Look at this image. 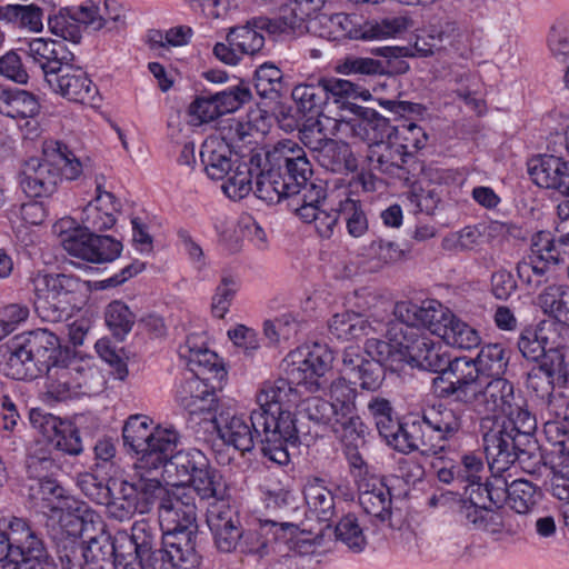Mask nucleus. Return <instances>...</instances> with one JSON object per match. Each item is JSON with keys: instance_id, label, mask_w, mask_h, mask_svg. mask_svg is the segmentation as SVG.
<instances>
[{"instance_id": "obj_61", "label": "nucleus", "mask_w": 569, "mask_h": 569, "mask_svg": "<svg viewBox=\"0 0 569 569\" xmlns=\"http://www.w3.org/2000/svg\"><path fill=\"white\" fill-rule=\"evenodd\" d=\"M212 94L221 114L234 112L252 99L250 87L243 81Z\"/></svg>"}, {"instance_id": "obj_38", "label": "nucleus", "mask_w": 569, "mask_h": 569, "mask_svg": "<svg viewBox=\"0 0 569 569\" xmlns=\"http://www.w3.org/2000/svg\"><path fill=\"white\" fill-rule=\"evenodd\" d=\"M537 300L545 315L569 326V286L550 284L540 292Z\"/></svg>"}, {"instance_id": "obj_50", "label": "nucleus", "mask_w": 569, "mask_h": 569, "mask_svg": "<svg viewBox=\"0 0 569 569\" xmlns=\"http://www.w3.org/2000/svg\"><path fill=\"white\" fill-rule=\"evenodd\" d=\"M104 319L112 335L119 339H123L131 331L136 322L133 312L126 303L119 300H114L107 306Z\"/></svg>"}, {"instance_id": "obj_34", "label": "nucleus", "mask_w": 569, "mask_h": 569, "mask_svg": "<svg viewBox=\"0 0 569 569\" xmlns=\"http://www.w3.org/2000/svg\"><path fill=\"white\" fill-rule=\"evenodd\" d=\"M383 323L373 319L370 321L356 312H342L335 315L329 321V331L337 339L351 340L368 336L371 332L382 330Z\"/></svg>"}, {"instance_id": "obj_29", "label": "nucleus", "mask_w": 569, "mask_h": 569, "mask_svg": "<svg viewBox=\"0 0 569 569\" xmlns=\"http://www.w3.org/2000/svg\"><path fill=\"white\" fill-rule=\"evenodd\" d=\"M77 358L66 353L44 372L47 373V395L57 400L64 401L77 396L74 370H78Z\"/></svg>"}, {"instance_id": "obj_51", "label": "nucleus", "mask_w": 569, "mask_h": 569, "mask_svg": "<svg viewBox=\"0 0 569 569\" xmlns=\"http://www.w3.org/2000/svg\"><path fill=\"white\" fill-rule=\"evenodd\" d=\"M327 190L321 181H307L300 187L298 193L288 197V207L302 218V211L307 208L319 209V204L326 199Z\"/></svg>"}, {"instance_id": "obj_52", "label": "nucleus", "mask_w": 569, "mask_h": 569, "mask_svg": "<svg viewBox=\"0 0 569 569\" xmlns=\"http://www.w3.org/2000/svg\"><path fill=\"white\" fill-rule=\"evenodd\" d=\"M339 212L351 237L360 238L367 233L369 222L360 201L346 197L339 201Z\"/></svg>"}, {"instance_id": "obj_63", "label": "nucleus", "mask_w": 569, "mask_h": 569, "mask_svg": "<svg viewBox=\"0 0 569 569\" xmlns=\"http://www.w3.org/2000/svg\"><path fill=\"white\" fill-rule=\"evenodd\" d=\"M301 323L291 313L263 322V333L271 342L289 341L297 337Z\"/></svg>"}, {"instance_id": "obj_20", "label": "nucleus", "mask_w": 569, "mask_h": 569, "mask_svg": "<svg viewBox=\"0 0 569 569\" xmlns=\"http://www.w3.org/2000/svg\"><path fill=\"white\" fill-rule=\"evenodd\" d=\"M451 311L436 300L423 301L421 305L411 301H400L395 305L393 316L401 318L407 323L429 330L431 333L441 336Z\"/></svg>"}, {"instance_id": "obj_3", "label": "nucleus", "mask_w": 569, "mask_h": 569, "mask_svg": "<svg viewBox=\"0 0 569 569\" xmlns=\"http://www.w3.org/2000/svg\"><path fill=\"white\" fill-rule=\"evenodd\" d=\"M31 426L54 449V452L42 448L29 455L27 469L30 477L42 479L52 477L61 469L58 462V452L69 456H79L83 451L82 440L78 428L69 420L33 408L29 415Z\"/></svg>"}, {"instance_id": "obj_56", "label": "nucleus", "mask_w": 569, "mask_h": 569, "mask_svg": "<svg viewBox=\"0 0 569 569\" xmlns=\"http://www.w3.org/2000/svg\"><path fill=\"white\" fill-rule=\"evenodd\" d=\"M547 330L546 327L538 329L526 328L522 330L518 339V348L526 359L538 361L546 353L547 345L551 339L547 335Z\"/></svg>"}, {"instance_id": "obj_64", "label": "nucleus", "mask_w": 569, "mask_h": 569, "mask_svg": "<svg viewBox=\"0 0 569 569\" xmlns=\"http://www.w3.org/2000/svg\"><path fill=\"white\" fill-rule=\"evenodd\" d=\"M539 367L552 377L558 375L565 379L569 371V349L550 339Z\"/></svg>"}, {"instance_id": "obj_32", "label": "nucleus", "mask_w": 569, "mask_h": 569, "mask_svg": "<svg viewBox=\"0 0 569 569\" xmlns=\"http://www.w3.org/2000/svg\"><path fill=\"white\" fill-rule=\"evenodd\" d=\"M40 102L30 91L0 86V113L12 119H26L37 116Z\"/></svg>"}, {"instance_id": "obj_5", "label": "nucleus", "mask_w": 569, "mask_h": 569, "mask_svg": "<svg viewBox=\"0 0 569 569\" xmlns=\"http://www.w3.org/2000/svg\"><path fill=\"white\" fill-rule=\"evenodd\" d=\"M82 173V164L69 148L54 142L40 157L28 159L19 174L20 187L30 198L49 197L62 179L74 180Z\"/></svg>"}, {"instance_id": "obj_22", "label": "nucleus", "mask_w": 569, "mask_h": 569, "mask_svg": "<svg viewBox=\"0 0 569 569\" xmlns=\"http://www.w3.org/2000/svg\"><path fill=\"white\" fill-rule=\"evenodd\" d=\"M212 421L222 441L242 455L253 449L256 438H259L261 445V436L256 432L252 423V413L247 419L229 411L220 412Z\"/></svg>"}, {"instance_id": "obj_44", "label": "nucleus", "mask_w": 569, "mask_h": 569, "mask_svg": "<svg viewBox=\"0 0 569 569\" xmlns=\"http://www.w3.org/2000/svg\"><path fill=\"white\" fill-rule=\"evenodd\" d=\"M446 323V328L442 329L440 337L447 345L467 350L477 348L480 345L481 338L479 332L456 315L451 313Z\"/></svg>"}, {"instance_id": "obj_6", "label": "nucleus", "mask_w": 569, "mask_h": 569, "mask_svg": "<svg viewBox=\"0 0 569 569\" xmlns=\"http://www.w3.org/2000/svg\"><path fill=\"white\" fill-rule=\"evenodd\" d=\"M284 183L282 172L264 160V152H252L248 160L237 166L221 188L232 200L243 199L253 190L257 198L274 204L292 196Z\"/></svg>"}, {"instance_id": "obj_47", "label": "nucleus", "mask_w": 569, "mask_h": 569, "mask_svg": "<svg viewBox=\"0 0 569 569\" xmlns=\"http://www.w3.org/2000/svg\"><path fill=\"white\" fill-rule=\"evenodd\" d=\"M459 512L473 529L495 533L502 528V517L500 512L493 510L491 507H477L470 503H461Z\"/></svg>"}, {"instance_id": "obj_2", "label": "nucleus", "mask_w": 569, "mask_h": 569, "mask_svg": "<svg viewBox=\"0 0 569 569\" xmlns=\"http://www.w3.org/2000/svg\"><path fill=\"white\" fill-rule=\"evenodd\" d=\"M536 428L535 416L510 420L498 416L481 418L482 445L491 473H505L515 462L523 463L530 458Z\"/></svg>"}, {"instance_id": "obj_13", "label": "nucleus", "mask_w": 569, "mask_h": 569, "mask_svg": "<svg viewBox=\"0 0 569 569\" xmlns=\"http://www.w3.org/2000/svg\"><path fill=\"white\" fill-rule=\"evenodd\" d=\"M264 160L282 172L287 190L298 193L312 177V167L305 149L292 140H282L264 151Z\"/></svg>"}, {"instance_id": "obj_62", "label": "nucleus", "mask_w": 569, "mask_h": 569, "mask_svg": "<svg viewBox=\"0 0 569 569\" xmlns=\"http://www.w3.org/2000/svg\"><path fill=\"white\" fill-rule=\"evenodd\" d=\"M369 415L375 420L379 435L385 438L392 432L398 421L391 402L383 397L373 396L367 405Z\"/></svg>"}, {"instance_id": "obj_4", "label": "nucleus", "mask_w": 569, "mask_h": 569, "mask_svg": "<svg viewBox=\"0 0 569 569\" xmlns=\"http://www.w3.org/2000/svg\"><path fill=\"white\" fill-rule=\"evenodd\" d=\"M59 338L48 329H37L12 339L3 355V370L14 380H31L63 358Z\"/></svg>"}, {"instance_id": "obj_54", "label": "nucleus", "mask_w": 569, "mask_h": 569, "mask_svg": "<svg viewBox=\"0 0 569 569\" xmlns=\"http://www.w3.org/2000/svg\"><path fill=\"white\" fill-rule=\"evenodd\" d=\"M30 545L26 546L27 551L18 560L7 561L4 569H49L50 556L42 539L32 538Z\"/></svg>"}, {"instance_id": "obj_24", "label": "nucleus", "mask_w": 569, "mask_h": 569, "mask_svg": "<svg viewBox=\"0 0 569 569\" xmlns=\"http://www.w3.org/2000/svg\"><path fill=\"white\" fill-rule=\"evenodd\" d=\"M386 336L396 348L393 355L400 367L405 363L412 365L413 359L429 339L423 330L407 323L399 317H395L387 323Z\"/></svg>"}, {"instance_id": "obj_1", "label": "nucleus", "mask_w": 569, "mask_h": 569, "mask_svg": "<svg viewBox=\"0 0 569 569\" xmlns=\"http://www.w3.org/2000/svg\"><path fill=\"white\" fill-rule=\"evenodd\" d=\"M293 385L289 376L263 383L257 395L259 408L252 410L253 427L261 436V453L279 466L290 461L288 448L297 446L299 439L300 430L290 411L298 398Z\"/></svg>"}, {"instance_id": "obj_11", "label": "nucleus", "mask_w": 569, "mask_h": 569, "mask_svg": "<svg viewBox=\"0 0 569 569\" xmlns=\"http://www.w3.org/2000/svg\"><path fill=\"white\" fill-rule=\"evenodd\" d=\"M71 226L72 218H63L54 226L61 246L70 256L92 263L111 262L120 256V241L110 236L84 232L81 229L72 230Z\"/></svg>"}, {"instance_id": "obj_45", "label": "nucleus", "mask_w": 569, "mask_h": 569, "mask_svg": "<svg viewBox=\"0 0 569 569\" xmlns=\"http://www.w3.org/2000/svg\"><path fill=\"white\" fill-rule=\"evenodd\" d=\"M452 367L455 368V375L458 377L459 390L463 391L466 403H473L477 398L478 389L482 383L480 372L477 367L475 359L468 357H456L451 358Z\"/></svg>"}, {"instance_id": "obj_57", "label": "nucleus", "mask_w": 569, "mask_h": 569, "mask_svg": "<svg viewBox=\"0 0 569 569\" xmlns=\"http://www.w3.org/2000/svg\"><path fill=\"white\" fill-rule=\"evenodd\" d=\"M441 49V34L438 37L433 34L428 36H418L412 51L406 47H385L381 48L380 54L387 58H399L407 56H418V57H428L435 54L437 51Z\"/></svg>"}, {"instance_id": "obj_9", "label": "nucleus", "mask_w": 569, "mask_h": 569, "mask_svg": "<svg viewBox=\"0 0 569 569\" xmlns=\"http://www.w3.org/2000/svg\"><path fill=\"white\" fill-rule=\"evenodd\" d=\"M141 473L130 479H114V493L109 503V516L116 520L130 519L136 513H148L167 493V488L156 477Z\"/></svg>"}, {"instance_id": "obj_14", "label": "nucleus", "mask_w": 569, "mask_h": 569, "mask_svg": "<svg viewBox=\"0 0 569 569\" xmlns=\"http://www.w3.org/2000/svg\"><path fill=\"white\" fill-rule=\"evenodd\" d=\"M473 402L482 406L485 411L497 416L503 415L502 420L525 419L532 416L525 408V401L520 395H516L513 383L503 377H496L482 381Z\"/></svg>"}, {"instance_id": "obj_43", "label": "nucleus", "mask_w": 569, "mask_h": 569, "mask_svg": "<svg viewBox=\"0 0 569 569\" xmlns=\"http://www.w3.org/2000/svg\"><path fill=\"white\" fill-rule=\"evenodd\" d=\"M254 18L247 21L244 26L233 27L227 34V41L234 46L240 54L253 56L264 46V37L260 31L266 29L257 28L253 23Z\"/></svg>"}, {"instance_id": "obj_37", "label": "nucleus", "mask_w": 569, "mask_h": 569, "mask_svg": "<svg viewBox=\"0 0 569 569\" xmlns=\"http://www.w3.org/2000/svg\"><path fill=\"white\" fill-rule=\"evenodd\" d=\"M321 77H310L292 89V99L305 114L319 116L329 101Z\"/></svg>"}, {"instance_id": "obj_8", "label": "nucleus", "mask_w": 569, "mask_h": 569, "mask_svg": "<svg viewBox=\"0 0 569 569\" xmlns=\"http://www.w3.org/2000/svg\"><path fill=\"white\" fill-rule=\"evenodd\" d=\"M197 509V506H183L177 500L168 499L167 492L161 500L159 512L160 518L172 525L163 533L164 546L174 548L171 553L181 561L180 565L199 569L201 557L196 550Z\"/></svg>"}, {"instance_id": "obj_53", "label": "nucleus", "mask_w": 569, "mask_h": 569, "mask_svg": "<svg viewBox=\"0 0 569 569\" xmlns=\"http://www.w3.org/2000/svg\"><path fill=\"white\" fill-rule=\"evenodd\" d=\"M113 480L114 479H110L108 483H103L96 475L84 472L78 476L77 486L90 500L98 505L106 506L109 512V503L112 501L114 493Z\"/></svg>"}, {"instance_id": "obj_30", "label": "nucleus", "mask_w": 569, "mask_h": 569, "mask_svg": "<svg viewBox=\"0 0 569 569\" xmlns=\"http://www.w3.org/2000/svg\"><path fill=\"white\" fill-rule=\"evenodd\" d=\"M32 538H39L29 522L22 518H13L9 522V532L0 530V567L10 560H18L27 551Z\"/></svg>"}, {"instance_id": "obj_25", "label": "nucleus", "mask_w": 569, "mask_h": 569, "mask_svg": "<svg viewBox=\"0 0 569 569\" xmlns=\"http://www.w3.org/2000/svg\"><path fill=\"white\" fill-rule=\"evenodd\" d=\"M47 82L56 93L74 102H92L97 94V88L88 74L73 62H69Z\"/></svg>"}, {"instance_id": "obj_39", "label": "nucleus", "mask_w": 569, "mask_h": 569, "mask_svg": "<svg viewBox=\"0 0 569 569\" xmlns=\"http://www.w3.org/2000/svg\"><path fill=\"white\" fill-rule=\"evenodd\" d=\"M116 204L88 203L81 214V224L73 219V229H81L84 232L97 233L109 230L116 223Z\"/></svg>"}, {"instance_id": "obj_36", "label": "nucleus", "mask_w": 569, "mask_h": 569, "mask_svg": "<svg viewBox=\"0 0 569 569\" xmlns=\"http://www.w3.org/2000/svg\"><path fill=\"white\" fill-rule=\"evenodd\" d=\"M307 512L319 521H329L336 512L335 497L320 478L309 479L303 489Z\"/></svg>"}, {"instance_id": "obj_17", "label": "nucleus", "mask_w": 569, "mask_h": 569, "mask_svg": "<svg viewBox=\"0 0 569 569\" xmlns=\"http://www.w3.org/2000/svg\"><path fill=\"white\" fill-rule=\"evenodd\" d=\"M323 4V0H288L279 8L276 18L254 17L257 28L266 29L270 34L302 33L306 22Z\"/></svg>"}, {"instance_id": "obj_55", "label": "nucleus", "mask_w": 569, "mask_h": 569, "mask_svg": "<svg viewBox=\"0 0 569 569\" xmlns=\"http://www.w3.org/2000/svg\"><path fill=\"white\" fill-rule=\"evenodd\" d=\"M254 88L261 98H278L282 88V71L271 63L261 64L254 72Z\"/></svg>"}, {"instance_id": "obj_28", "label": "nucleus", "mask_w": 569, "mask_h": 569, "mask_svg": "<svg viewBox=\"0 0 569 569\" xmlns=\"http://www.w3.org/2000/svg\"><path fill=\"white\" fill-rule=\"evenodd\" d=\"M421 415L439 443L453 438L462 429L465 410L461 408L439 403L423 409Z\"/></svg>"}, {"instance_id": "obj_58", "label": "nucleus", "mask_w": 569, "mask_h": 569, "mask_svg": "<svg viewBox=\"0 0 569 569\" xmlns=\"http://www.w3.org/2000/svg\"><path fill=\"white\" fill-rule=\"evenodd\" d=\"M76 392L78 395L92 396L103 390L106 380L98 368L90 366L83 360L77 359Z\"/></svg>"}, {"instance_id": "obj_35", "label": "nucleus", "mask_w": 569, "mask_h": 569, "mask_svg": "<svg viewBox=\"0 0 569 569\" xmlns=\"http://www.w3.org/2000/svg\"><path fill=\"white\" fill-rule=\"evenodd\" d=\"M351 130L356 137L368 142L371 148L378 143H385V138H390L397 129L376 110L362 108L360 118L351 123Z\"/></svg>"}, {"instance_id": "obj_41", "label": "nucleus", "mask_w": 569, "mask_h": 569, "mask_svg": "<svg viewBox=\"0 0 569 569\" xmlns=\"http://www.w3.org/2000/svg\"><path fill=\"white\" fill-rule=\"evenodd\" d=\"M180 355L187 360V365L192 377H200L206 372H223V368L218 365V356L203 347H197L191 338H188L186 345L180 348Z\"/></svg>"}, {"instance_id": "obj_60", "label": "nucleus", "mask_w": 569, "mask_h": 569, "mask_svg": "<svg viewBox=\"0 0 569 569\" xmlns=\"http://www.w3.org/2000/svg\"><path fill=\"white\" fill-rule=\"evenodd\" d=\"M330 429L342 441L350 443L361 439L365 433V426L360 417L356 415V409L338 411Z\"/></svg>"}, {"instance_id": "obj_59", "label": "nucleus", "mask_w": 569, "mask_h": 569, "mask_svg": "<svg viewBox=\"0 0 569 569\" xmlns=\"http://www.w3.org/2000/svg\"><path fill=\"white\" fill-rule=\"evenodd\" d=\"M450 360V355L443 350L440 345L433 342V340L429 338L426 341V346L421 348L413 359L411 366L416 365L425 370L438 375L440 371L445 370Z\"/></svg>"}, {"instance_id": "obj_27", "label": "nucleus", "mask_w": 569, "mask_h": 569, "mask_svg": "<svg viewBox=\"0 0 569 569\" xmlns=\"http://www.w3.org/2000/svg\"><path fill=\"white\" fill-rule=\"evenodd\" d=\"M528 172L533 182L560 193L569 188V163L556 156H540L529 162Z\"/></svg>"}, {"instance_id": "obj_23", "label": "nucleus", "mask_w": 569, "mask_h": 569, "mask_svg": "<svg viewBox=\"0 0 569 569\" xmlns=\"http://www.w3.org/2000/svg\"><path fill=\"white\" fill-rule=\"evenodd\" d=\"M200 160L208 178L212 180L226 179V181L233 174L237 166L242 162L239 161L238 156L233 153L224 138L216 136H210L203 141Z\"/></svg>"}, {"instance_id": "obj_15", "label": "nucleus", "mask_w": 569, "mask_h": 569, "mask_svg": "<svg viewBox=\"0 0 569 569\" xmlns=\"http://www.w3.org/2000/svg\"><path fill=\"white\" fill-rule=\"evenodd\" d=\"M367 160L372 170L410 182L422 170L409 144L385 142L369 149Z\"/></svg>"}, {"instance_id": "obj_16", "label": "nucleus", "mask_w": 569, "mask_h": 569, "mask_svg": "<svg viewBox=\"0 0 569 569\" xmlns=\"http://www.w3.org/2000/svg\"><path fill=\"white\" fill-rule=\"evenodd\" d=\"M386 442L400 453L409 455L418 451L422 456H437L445 451V445L436 441L429 432L423 417L397 421L392 432L383 438Z\"/></svg>"}, {"instance_id": "obj_12", "label": "nucleus", "mask_w": 569, "mask_h": 569, "mask_svg": "<svg viewBox=\"0 0 569 569\" xmlns=\"http://www.w3.org/2000/svg\"><path fill=\"white\" fill-rule=\"evenodd\" d=\"M160 538L159 528L148 520H138L131 527L129 539L133 546L136 562L126 563V569H196L186 568L173 557L174 548L164 546L161 536V548H157Z\"/></svg>"}, {"instance_id": "obj_10", "label": "nucleus", "mask_w": 569, "mask_h": 569, "mask_svg": "<svg viewBox=\"0 0 569 569\" xmlns=\"http://www.w3.org/2000/svg\"><path fill=\"white\" fill-rule=\"evenodd\" d=\"M77 511L82 513H62L60 522L68 528L70 536L79 535L87 538L84 550L89 569H113L117 548L112 543V536L104 530V525L94 511L88 508H78Z\"/></svg>"}, {"instance_id": "obj_33", "label": "nucleus", "mask_w": 569, "mask_h": 569, "mask_svg": "<svg viewBox=\"0 0 569 569\" xmlns=\"http://www.w3.org/2000/svg\"><path fill=\"white\" fill-rule=\"evenodd\" d=\"M530 252L550 269L569 259V233L556 238L549 231H539L531 237Z\"/></svg>"}, {"instance_id": "obj_21", "label": "nucleus", "mask_w": 569, "mask_h": 569, "mask_svg": "<svg viewBox=\"0 0 569 569\" xmlns=\"http://www.w3.org/2000/svg\"><path fill=\"white\" fill-rule=\"evenodd\" d=\"M161 460L159 468L162 469V477L172 487L189 485V481L210 462L207 456L196 448L171 451Z\"/></svg>"}, {"instance_id": "obj_48", "label": "nucleus", "mask_w": 569, "mask_h": 569, "mask_svg": "<svg viewBox=\"0 0 569 569\" xmlns=\"http://www.w3.org/2000/svg\"><path fill=\"white\" fill-rule=\"evenodd\" d=\"M539 499L538 488L530 481L517 479L510 482L508 506L519 515L533 512Z\"/></svg>"}, {"instance_id": "obj_19", "label": "nucleus", "mask_w": 569, "mask_h": 569, "mask_svg": "<svg viewBox=\"0 0 569 569\" xmlns=\"http://www.w3.org/2000/svg\"><path fill=\"white\" fill-rule=\"evenodd\" d=\"M21 50L32 59L43 72L46 81L61 71L69 62L74 61L73 52L62 40L34 38Z\"/></svg>"}, {"instance_id": "obj_18", "label": "nucleus", "mask_w": 569, "mask_h": 569, "mask_svg": "<svg viewBox=\"0 0 569 569\" xmlns=\"http://www.w3.org/2000/svg\"><path fill=\"white\" fill-rule=\"evenodd\" d=\"M292 362L287 370V375L296 382L300 385H320L317 382L318 378L325 376V373L331 368L333 361V355L327 346L320 343H313L311 347H305L298 352L291 353Z\"/></svg>"}, {"instance_id": "obj_46", "label": "nucleus", "mask_w": 569, "mask_h": 569, "mask_svg": "<svg viewBox=\"0 0 569 569\" xmlns=\"http://www.w3.org/2000/svg\"><path fill=\"white\" fill-rule=\"evenodd\" d=\"M481 376L489 379L502 377L509 363V356L499 343L483 346L475 359Z\"/></svg>"}, {"instance_id": "obj_7", "label": "nucleus", "mask_w": 569, "mask_h": 569, "mask_svg": "<svg viewBox=\"0 0 569 569\" xmlns=\"http://www.w3.org/2000/svg\"><path fill=\"white\" fill-rule=\"evenodd\" d=\"M124 446L139 455L137 468L144 471L159 469V463L177 449L179 433L172 428H152L147 416H131L123 426Z\"/></svg>"}, {"instance_id": "obj_49", "label": "nucleus", "mask_w": 569, "mask_h": 569, "mask_svg": "<svg viewBox=\"0 0 569 569\" xmlns=\"http://www.w3.org/2000/svg\"><path fill=\"white\" fill-rule=\"evenodd\" d=\"M0 20L13 22L31 31L42 29V10L34 4H8L0 7Z\"/></svg>"}, {"instance_id": "obj_31", "label": "nucleus", "mask_w": 569, "mask_h": 569, "mask_svg": "<svg viewBox=\"0 0 569 569\" xmlns=\"http://www.w3.org/2000/svg\"><path fill=\"white\" fill-rule=\"evenodd\" d=\"M315 151L318 163L333 173H349L358 168L350 146L343 141L326 139Z\"/></svg>"}, {"instance_id": "obj_42", "label": "nucleus", "mask_w": 569, "mask_h": 569, "mask_svg": "<svg viewBox=\"0 0 569 569\" xmlns=\"http://www.w3.org/2000/svg\"><path fill=\"white\" fill-rule=\"evenodd\" d=\"M337 413V405L320 397H309L302 400L297 409L298 420L306 419L322 428H330Z\"/></svg>"}, {"instance_id": "obj_40", "label": "nucleus", "mask_w": 569, "mask_h": 569, "mask_svg": "<svg viewBox=\"0 0 569 569\" xmlns=\"http://www.w3.org/2000/svg\"><path fill=\"white\" fill-rule=\"evenodd\" d=\"M189 485L201 500L216 501L230 497L221 473L211 467L210 462L189 481Z\"/></svg>"}, {"instance_id": "obj_26", "label": "nucleus", "mask_w": 569, "mask_h": 569, "mask_svg": "<svg viewBox=\"0 0 569 569\" xmlns=\"http://www.w3.org/2000/svg\"><path fill=\"white\" fill-rule=\"evenodd\" d=\"M358 500L363 511L379 522L390 520L392 498L390 488L378 477H363L358 481Z\"/></svg>"}]
</instances>
